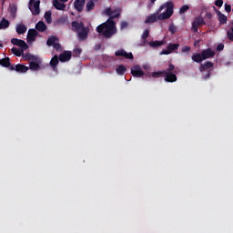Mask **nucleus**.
Instances as JSON below:
<instances>
[{
    "mask_svg": "<svg viewBox=\"0 0 233 233\" xmlns=\"http://www.w3.org/2000/svg\"><path fill=\"white\" fill-rule=\"evenodd\" d=\"M193 24L198 25V26H202V25H207L205 19H203L202 17H197L195 19V21L193 22Z\"/></svg>",
    "mask_w": 233,
    "mask_h": 233,
    "instance_id": "cd10ccee",
    "label": "nucleus"
},
{
    "mask_svg": "<svg viewBox=\"0 0 233 233\" xmlns=\"http://www.w3.org/2000/svg\"><path fill=\"white\" fill-rule=\"evenodd\" d=\"M168 31L172 34L177 33V26H175L174 25H169Z\"/></svg>",
    "mask_w": 233,
    "mask_h": 233,
    "instance_id": "79ce46f5",
    "label": "nucleus"
},
{
    "mask_svg": "<svg viewBox=\"0 0 233 233\" xmlns=\"http://www.w3.org/2000/svg\"><path fill=\"white\" fill-rule=\"evenodd\" d=\"M203 59L206 61L208 59L213 58L216 56V52L212 48L205 49L201 52Z\"/></svg>",
    "mask_w": 233,
    "mask_h": 233,
    "instance_id": "1a4fd4ad",
    "label": "nucleus"
},
{
    "mask_svg": "<svg viewBox=\"0 0 233 233\" xmlns=\"http://www.w3.org/2000/svg\"><path fill=\"white\" fill-rule=\"evenodd\" d=\"M9 12H10L11 17L15 18V14L17 13V6L16 5L10 6Z\"/></svg>",
    "mask_w": 233,
    "mask_h": 233,
    "instance_id": "2f4dec72",
    "label": "nucleus"
},
{
    "mask_svg": "<svg viewBox=\"0 0 233 233\" xmlns=\"http://www.w3.org/2000/svg\"><path fill=\"white\" fill-rule=\"evenodd\" d=\"M128 27V23L127 21L120 22V30L127 29Z\"/></svg>",
    "mask_w": 233,
    "mask_h": 233,
    "instance_id": "ea45409f",
    "label": "nucleus"
},
{
    "mask_svg": "<svg viewBox=\"0 0 233 233\" xmlns=\"http://www.w3.org/2000/svg\"><path fill=\"white\" fill-rule=\"evenodd\" d=\"M115 56H123L125 57L126 59H129V60H133L134 59V56L132 55V53H127L126 50L124 49H121V50H118V51H116L115 53Z\"/></svg>",
    "mask_w": 233,
    "mask_h": 233,
    "instance_id": "9d476101",
    "label": "nucleus"
},
{
    "mask_svg": "<svg viewBox=\"0 0 233 233\" xmlns=\"http://www.w3.org/2000/svg\"><path fill=\"white\" fill-rule=\"evenodd\" d=\"M25 51L26 50H23V48L21 49H18L17 47L11 48V53H13V55L16 56L17 57H20L21 56H23V53H25Z\"/></svg>",
    "mask_w": 233,
    "mask_h": 233,
    "instance_id": "393cba45",
    "label": "nucleus"
},
{
    "mask_svg": "<svg viewBox=\"0 0 233 233\" xmlns=\"http://www.w3.org/2000/svg\"><path fill=\"white\" fill-rule=\"evenodd\" d=\"M8 68H9L10 70L14 71V70H15V66L10 64V66H8Z\"/></svg>",
    "mask_w": 233,
    "mask_h": 233,
    "instance_id": "603ef678",
    "label": "nucleus"
},
{
    "mask_svg": "<svg viewBox=\"0 0 233 233\" xmlns=\"http://www.w3.org/2000/svg\"><path fill=\"white\" fill-rule=\"evenodd\" d=\"M191 60L195 61L198 64H200L202 61H205L201 54H196L191 56Z\"/></svg>",
    "mask_w": 233,
    "mask_h": 233,
    "instance_id": "a878e982",
    "label": "nucleus"
},
{
    "mask_svg": "<svg viewBox=\"0 0 233 233\" xmlns=\"http://www.w3.org/2000/svg\"><path fill=\"white\" fill-rule=\"evenodd\" d=\"M58 41V38L56 36H51L47 38L46 40V46H52L53 45L56 44V42Z\"/></svg>",
    "mask_w": 233,
    "mask_h": 233,
    "instance_id": "c756f323",
    "label": "nucleus"
},
{
    "mask_svg": "<svg viewBox=\"0 0 233 233\" xmlns=\"http://www.w3.org/2000/svg\"><path fill=\"white\" fill-rule=\"evenodd\" d=\"M191 50V47L189 46H183L182 47V53H187V52H190Z\"/></svg>",
    "mask_w": 233,
    "mask_h": 233,
    "instance_id": "a18cd8bd",
    "label": "nucleus"
},
{
    "mask_svg": "<svg viewBox=\"0 0 233 233\" xmlns=\"http://www.w3.org/2000/svg\"><path fill=\"white\" fill-rule=\"evenodd\" d=\"M46 23L51 24L52 23V13L51 11H46L44 15Z\"/></svg>",
    "mask_w": 233,
    "mask_h": 233,
    "instance_id": "7c9ffc66",
    "label": "nucleus"
},
{
    "mask_svg": "<svg viewBox=\"0 0 233 233\" xmlns=\"http://www.w3.org/2000/svg\"><path fill=\"white\" fill-rule=\"evenodd\" d=\"M53 6L56 8V10H65L66 8V5L58 0H53Z\"/></svg>",
    "mask_w": 233,
    "mask_h": 233,
    "instance_id": "aec40b11",
    "label": "nucleus"
},
{
    "mask_svg": "<svg viewBox=\"0 0 233 233\" xmlns=\"http://www.w3.org/2000/svg\"><path fill=\"white\" fill-rule=\"evenodd\" d=\"M156 2H157V0H151L152 5H155Z\"/></svg>",
    "mask_w": 233,
    "mask_h": 233,
    "instance_id": "5fc2aeb1",
    "label": "nucleus"
},
{
    "mask_svg": "<svg viewBox=\"0 0 233 233\" xmlns=\"http://www.w3.org/2000/svg\"><path fill=\"white\" fill-rule=\"evenodd\" d=\"M224 49V44H218L217 46V51L220 52Z\"/></svg>",
    "mask_w": 233,
    "mask_h": 233,
    "instance_id": "8fccbe9b",
    "label": "nucleus"
},
{
    "mask_svg": "<svg viewBox=\"0 0 233 233\" xmlns=\"http://www.w3.org/2000/svg\"><path fill=\"white\" fill-rule=\"evenodd\" d=\"M144 68L147 69L146 66H144Z\"/></svg>",
    "mask_w": 233,
    "mask_h": 233,
    "instance_id": "052dcab7",
    "label": "nucleus"
},
{
    "mask_svg": "<svg viewBox=\"0 0 233 233\" xmlns=\"http://www.w3.org/2000/svg\"><path fill=\"white\" fill-rule=\"evenodd\" d=\"M116 74H118L119 76H123L125 73H127V68L123 65H119L116 69Z\"/></svg>",
    "mask_w": 233,
    "mask_h": 233,
    "instance_id": "bb28decb",
    "label": "nucleus"
},
{
    "mask_svg": "<svg viewBox=\"0 0 233 233\" xmlns=\"http://www.w3.org/2000/svg\"><path fill=\"white\" fill-rule=\"evenodd\" d=\"M72 52L71 51H64L63 54H60L58 59L60 62H68L71 60Z\"/></svg>",
    "mask_w": 233,
    "mask_h": 233,
    "instance_id": "f8f14e48",
    "label": "nucleus"
},
{
    "mask_svg": "<svg viewBox=\"0 0 233 233\" xmlns=\"http://www.w3.org/2000/svg\"><path fill=\"white\" fill-rule=\"evenodd\" d=\"M231 25H233V21H232V24H231Z\"/></svg>",
    "mask_w": 233,
    "mask_h": 233,
    "instance_id": "bf43d9fd",
    "label": "nucleus"
},
{
    "mask_svg": "<svg viewBox=\"0 0 233 233\" xmlns=\"http://www.w3.org/2000/svg\"><path fill=\"white\" fill-rule=\"evenodd\" d=\"M40 0H30L29 1V10L31 11L33 16L40 15Z\"/></svg>",
    "mask_w": 233,
    "mask_h": 233,
    "instance_id": "20e7f679",
    "label": "nucleus"
},
{
    "mask_svg": "<svg viewBox=\"0 0 233 233\" xmlns=\"http://www.w3.org/2000/svg\"><path fill=\"white\" fill-rule=\"evenodd\" d=\"M101 47V46L100 45H98L97 46H96V49H99Z\"/></svg>",
    "mask_w": 233,
    "mask_h": 233,
    "instance_id": "4d7b16f0",
    "label": "nucleus"
},
{
    "mask_svg": "<svg viewBox=\"0 0 233 233\" xmlns=\"http://www.w3.org/2000/svg\"><path fill=\"white\" fill-rule=\"evenodd\" d=\"M179 48V44H168L167 49L161 51L160 56H169L174 52H177Z\"/></svg>",
    "mask_w": 233,
    "mask_h": 233,
    "instance_id": "39448f33",
    "label": "nucleus"
},
{
    "mask_svg": "<svg viewBox=\"0 0 233 233\" xmlns=\"http://www.w3.org/2000/svg\"><path fill=\"white\" fill-rule=\"evenodd\" d=\"M157 20L164 21L170 18L174 14V4L173 2H167L166 4L160 5L157 11Z\"/></svg>",
    "mask_w": 233,
    "mask_h": 233,
    "instance_id": "7ed1b4c3",
    "label": "nucleus"
},
{
    "mask_svg": "<svg viewBox=\"0 0 233 233\" xmlns=\"http://www.w3.org/2000/svg\"><path fill=\"white\" fill-rule=\"evenodd\" d=\"M227 37L233 43V25H230V30L227 31Z\"/></svg>",
    "mask_w": 233,
    "mask_h": 233,
    "instance_id": "473e14b6",
    "label": "nucleus"
},
{
    "mask_svg": "<svg viewBox=\"0 0 233 233\" xmlns=\"http://www.w3.org/2000/svg\"><path fill=\"white\" fill-rule=\"evenodd\" d=\"M35 29L40 33H44L47 30V25L43 21H38L35 25Z\"/></svg>",
    "mask_w": 233,
    "mask_h": 233,
    "instance_id": "4468645a",
    "label": "nucleus"
},
{
    "mask_svg": "<svg viewBox=\"0 0 233 233\" xmlns=\"http://www.w3.org/2000/svg\"><path fill=\"white\" fill-rule=\"evenodd\" d=\"M95 8V4L92 0L88 1L86 3V11L90 12L91 10H93Z\"/></svg>",
    "mask_w": 233,
    "mask_h": 233,
    "instance_id": "72a5a7b5",
    "label": "nucleus"
},
{
    "mask_svg": "<svg viewBox=\"0 0 233 233\" xmlns=\"http://www.w3.org/2000/svg\"><path fill=\"white\" fill-rule=\"evenodd\" d=\"M72 31L76 34L79 42H84L87 39L90 33V27L86 26L84 22H78L76 20L71 23Z\"/></svg>",
    "mask_w": 233,
    "mask_h": 233,
    "instance_id": "f03ea898",
    "label": "nucleus"
},
{
    "mask_svg": "<svg viewBox=\"0 0 233 233\" xmlns=\"http://www.w3.org/2000/svg\"><path fill=\"white\" fill-rule=\"evenodd\" d=\"M164 45V41H151V42H148V46H150V47L152 48H158L160 46H162Z\"/></svg>",
    "mask_w": 233,
    "mask_h": 233,
    "instance_id": "b1692460",
    "label": "nucleus"
},
{
    "mask_svg": "<svg viewBox=\"0 0 233 233\" xmlns=\"http://www.w3.org/2000/svg\"><path fill=\"white\" fill-rule=\"evenodd\" d=\"M21 56H23L25 61H30V60L35 61V56H32V54H30V53L25 54V52H23V55Z\"/></svg>",
    "mask_w": 233,
    "mask_h": 233,
    "instance_id": "c85d7f7f",
    "label": "nucleus"
},
{
    "mask_svg": "<svg viewBox=\"0 0 233 233\" xmlns=\"http://www.w3.org/2000/svg\"><path fill=\"white\" fill-rule=\"evenodd\" d=\"M86 0H75V9L78 12H83L85 7Z\"/></svg>",
    "mask_w": 233,
    "mask_h": 233,
    "instance_id": "ddd939ff",
    "label": "nucleus"
},
{
    "mask_svg": "<svg viewBox=\"0 0 233 233\" xmlns=\"http://www.w3.org/2000/svg\"><path fill=\"white\" fill-rule=\"evenodd\" d=\"M54 48L56 49L57 51H61L62 50V46L61 44H55L53 45Z\"/></svg>",
    "mask_w": 233,
    "mask_h": 233,
    "instance_id": "49530a36",
    "label": "nucleus"
},
{
    "mask_svg": "<svg viewBox=\"0 0 233 233\" xmlns=\"http://www.w3.org/2000/svg\"><path fill=\"white\" fill-rule=\"evenodd\" d=\"M218 21L220 24H227L228 23V16L225 15L223 13H221L220 11H218Z\"/></svg>",
    "mask_w": 233,
    "mask_h": 233,
    "instance_id": "5701e85b",
    "label": "nucleus"
},
{
    "mask_svg": "<svg viewBox=\"0 0 233 233\" xmlns=\"http://www.w3.org/2000/svg\"><path fill=\"white\" fill-rule=\"evenodd\" d=\"M27 31V26L25 25H16V33L18 35H25Z\"/></svg>",
    "mask_w": 233,
    "mask_h": 233,
    "instance_id": "f3484780",
    "label": "nucleus"
},
{
    "mask_svg": "<svg viewBox=\"0 0 233 233\" xmlns=\"http://www.w3.org/2000/svg\"><path fill=\"white\" fill-rule=\"evenodd\" d=\"M225 10H226L227 13H230L231 12V5L226 4L225 5Z\"/></svg>",
    "mask_w": 233,
    "mask_h": 233,
    "instance_id": "09e8293b",
    "label": "nucleus"
},
{
    "mask_svg": "<svg viewBox=\"0 0 233 233\" xmlns=\"http://www.w3.org/2000/svg\"><path fill=\"white\" fill-rule=\"evenodd\" d=\"M187 10H190V6L184 5L182 7H180L179 14L184 15Z\"/></svg>",
    "mask_w": 233,
    "mask_h": 233,
    "instance_id": "c9c22d12",
    "label": "nucleus"
},
{
    "mask_svg": "<svg viewBox=\"0 0 233 233\" xmlns=\"http://www.w3.org/2000/svg\"><path fill=\"white\" fill-rule=\"evenodd\" d=\"M131 75L133 77L142 78L145 72L142 70L140 66L137 65L131 67Z\"/></svg>",
    "mask_w": 233,
    "mask_h": 233,
    "instance_id": "423d86ee",
    "label": "nucleus"
},
{
    "mask_svg": "<svg viewBox=\"0 0 233 233\" xmlns=\"http://www.w3.org/2000/svg\"><path fill=\"white\" fill-rule=\"evenodd\" d=\"M29 67H30L31 70H37V69H39L40 65L38 63H35V62H30Z\"/></svg>",
    "mask_w": 233,
    "mask_h": 233,
    "instance_id": "f704fd0d",
    "label": "nucleus"
},
{
    "mask_svg": "<svg viewBox=\"0 0 233 233\" xmlns=\"http://www.w3.org/2000/svg\"><path fill=\"white\" fill-rule=\"evenodd\" d=\"M232 11H233V7H232Z\"/></svg>",
    "mask_w": 233,
    "mask_h": 233,
    "instance_id": "680f3d73",
    "label": "nucleus"
},
{
    "mask_svg": "<svg viewBox=\"0 0 233 233\" xmlns=\"http://www.w3.org/2000/svg\"><path fill=\"white\" fill-rule=\"evenodd\" d=\"M0 66L3 67H10L11 66L10 57H4L0 59Z\"/></svg>",
    "mask_w": 233,
    "mask_h": 233,
    "instance_id": "4be33fe9",
    "label": "nucleus"
},
{
    "mask_svg": "<svg viewBox=\"0 0 233 233\" xmlns=\"http://www.w3.org/2000/svg\"><path fill=\"white\" fill-rule=\"evenodd\" d=\"M158 20L157 14L154 13L148 15L145 21L146 24L156 23Z\"/></svg>",
    "mask_w": 233,
    "mask_h": 233,
    "instance_id": "dca6fc26",
    "label": "nucleus"
},
{
    "mask_svg": "<svg viewBox=\"0 0 233 233\" xmlns=\"http://www.w3.org/2000/svg\"><path fill=\"white\" fill-rule=\"evenodd\" d=\"M163 75H165V80L167 83H174L177 81V71L174 72H167V71H163Z\"/></svg>",
    "mask_w": 233,
    "mask_h": 233,
    "instance_id": "0eeeda50",
    "label": "nucleus"
},
{
    "mask_svg": "<svg viewBox=\"0 0 233 233\" xmlns=\"http://www.w3.org/2000/svg\"><path fill=\"white\" fill-rule=\"evenodd\" d=\"M37 35H39V33L35 29H29L27 33V43L35 42V38Z\"/></svg>",
    "mask_w": 233,
    "mask_h": 233,
    "instance_id": "9b49d317",
    "label": "nucleus"
},
{
    "mask_svg": "<svg viewBox=\"0 0 233 233\" xmlns=\"http://www.w3.org/2000/svg\"><path fill=\"white\" fill-rule=\"evenodd\" d=\"M215 5L218 6V7H222L223 5V0H216V3Z\"/></svg>",
    "mask_w": 233,
    "mask_h": 233,
    "instance_id": "de8ad7c7",
    "label": "nucleus"
},
{
    "mask_svg": "<svg viewBox=\"0 0 233 233\" xmlns=\"http://www.w3.org/2000/svg\"><path fill=\"white\" fill-rule=\"evenodd\" d=\"M4 47V45L3 44H0V48H3Z\"/></svg>",
    "mask_w": 233,
    "mask_h": 233,
    "instance_id": "6e6d98bb",
    "label": "nucleus"
},
{
    "mask_svg": "<svg viewBox=\"0 0 233 233\" xmlns=\"http://www.w3.org/2000/svg\"><path fill=\"white\" fill-rule=\"evenodd\" d=\"M148 36H149V30H148V29H146V30L144 31V33H142L141 38H142L143 40H147V38H148Z\"/></svg>",
    "mask_w": 233,
    "mask_h": 233,
    "instance_id": "58836bf2",
    "label": "nucleus"
},
{
    "mask_svg": "<svg viewBox=\"0 0 233 233\" xmlns=\"http://www.w3.org/2000/svg\"><path fill=\"white\" fill-rule=\"evenodd\" d=\"M210 72L208 73V75H206V76H204L205 80L208 79L210 77Z\"/></svg>",
    "mask_w": 233,
    "mask_h": 233,
    "instance_id": "864d4df0",
    "label": "nucleus"
},
{
    "mask_svg": "<svg viewBox=\"0 0 233 233\" xmlns=\"http://www.w3.org/2000/svg\"><path fill=\"white\" fill-rule=\"evenodd\" d=\"M81 52H82V50L80 48H75L74 51H73V56L75 57L79 56Z\"/></svg>",
    "mask_w": 233,
    "mask_h": 233,
    "instance_id": "a19ab883",
    "label": "nucleus"
},
{
    "mask_svg": "<svg viewBox=\"0 0 233 233\" xmlns=\"http://www.w3.org/2000/svg\"><path fill=\"white\" fill-rule=\"evenodd\" d=\"M114 14V10H112L111 7L106 8L105 9V15L111 17L112 15Z\"/></svg>",
    "mask_w": 233,
    "mask_h": 233,
    "instance_id": "4c0bfd02",
    "label": "nucleus"
},
{
    "mask_svg": "<svg viewBox=\"0 0 233 233\" xmlns=\"http://www.w3.org/2000/svg\"><path fill=\"white\" fill-rule=\"evenodd\" d=\"M10 25H11L10 21H8L5 18H2L0 22V30L7 29L8 27H10Z\"/></svg>",
    "mask_w": 233,
    "mask_h": 233,
    "instance_id": "6ab92c4d",
    "label": "nucleus"
},
{
    "mask_svg": "<svg viewBox=\"0 0 233 233\" xmlns=\"http://www.w3.org/2000/svg\"><path fill=\"white\" fill-rule=\"evenodd\" d=\"M205 16H206L208 19H212L213 15H212V13H206Z\"/></svg>",
    "mask_w": 233,
    "mask_h": 233,
    "instance_id": "3c124183",
    "label": "nucleus"
},
{
    "mask_svg": "<svg viewBox=\"0 0 233 233\" xmlns=\"http://www.w3.org/2000/svg\"><path fill=\"white\" fill-rule=\"evenodd\" d=\"M174 69H175V66L173 64H169L168 67L165 71L167 73H172Z\"/></svg>",
    "mask_w": 233,
    "mask_h": 233,
    "instance_id": "c03bdc74",
    "label": "nucleus"
},
{
    "mask_svg": "<svg viewBox=\"0 0 233 233\" xmlns=\"http://www.w3.org/2000/svg\"><path fill=\"white\" fill-rule=\"evenodd\" d=\"M101 47V46L100 45H98L97 46H96V49H99Z\"/></svg>",
    "mask_w": 233,
    "mask_h": 233,
    "instance_id": "13d9d810",
    "label": "nucleus"
},
{
    "mask_svg": "<svg viewBox=\"0 0 233 233\" xmlns=\"http://www.w3.org/2000/svg\"><path fill=\"white\" fill-rule=\"evenodd\" d=\"M198 25H195L194 23L191 25V31H193V33H198Z\"/></svg>",
    "mask_w": 233,
    "mask_h": 233,
    "instance_id": "37998d69",
    "label": "nucleus"
},
{
    "mask_svg": "<svg viewBox=\"0 0 233 233\" xmlns=\"http://www.w3.org/2000/svg\"><path fill=\"white\" fill-rule=\"evenodd\" d=\"M214 67V64L212 62H206V64H200V72L204 73L209 68Z\"/></svg>",
    "mask_w": 233,
    "mask_h": 233,
    "instance_id": "a211bd4d",
    "label": "nucleus"
},
{
    "mask_svg": "<svg viewBox=\"0 0 233 233\" xmlns=\"http://www.w3.org/2000/svg\"><path fill=\"white\" fill-rule=\"evenodd\" d=\"M58 63H59V57L57 56H54L50 61V66L51 67H53L54 71H56Z\"/></svg>",
    "mask_w": 233,
    "mask_h": 233,
    "instance_id": "412c9836",
    "label": "nucleus"
},
{
    "mask_svg": "<svg viewBox=\"0 0 233 233\" xmlns=\"http://www.w3.org/2000/svg\"><path fill=\"white\" fill-rule=\"evenodd\" d=\"M163 75H164V71H157V72H153L151 76L153 78H159Z\"/></svg>",
    "mask_w": 233,
    "mask_h": 233,
    "instance_id": "e433bc0d",
    "label": "nucleus"
},
{
    "mask_svg": "<svg viewBox=\"0 0 233 233\" xmlns=\"http://www.w3.org/2000/svg\"><path fill=\"white\" fill-rule=\"evenodd\" d=\"M11 44L14 46H16L18 47L23 48V50H27L28 49V45L25 43V40L19 39V38H12L11 39Z\"/></svg>",
    "mask_w": 233,
    "mask_h": 233,
    "instance_id": "6e6552de",
    "label": "nucleus"
},
{
    "mask_svg": "<svg viewBox=\"0 0 233 233\" xmlns=\"http://www.w3.org/2000/svg\"><path fill=\"white\" fill-rule=\"evenodd\" d=\"M120 15V10L115 9L114 13L111 15V16H109L107 21L96 26V32L107 39L115 35L116 34V22L113 19L119 18Z\"/></svg>",
    "mask_w": 233,
    "mask_h": 233,
    "instance_id": "f257e3e1",
    "label": "nucleus"
},
{
    "mask_svg": "<svg viewBox=\"0 0 233 233\" xmlns=\"http://www.w3.org/2000/svg\"><path fill=\"white\" fill-rule=\"evenodd\" d=\"M28 66L22 65V64H17L15 65V71L17 73H21V74H25L28 71Z\"/></svg>",
    "mask_w": 233,
    "mask_h": 233,
    "instance_id": "2eb2a0df",
    "label": "nucleus"
}]
</instances>
